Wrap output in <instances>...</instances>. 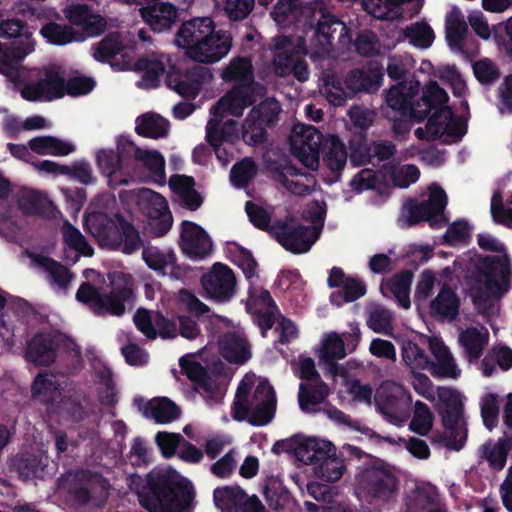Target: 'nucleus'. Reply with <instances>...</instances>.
<instances>
[{
    "label": "nucleus",
    "instance_id": "nucleus-22",
    "mask_svg": "<svg viewBox=\"0 0 512 512\" xmlns=\"http://www.w3.org/2000/svg\"><path fill=\"white\" fill-rule=\"evenodd\" d=\"M281 111V107L273 98H268L253 107L243 122V139L250 145H258L265 140L266 125L272 124Z\"/></svg>",
    "mask_w": 512,
    "mask_h": 512
},
{
    "label": "nucleus",
    "instance_id": "nucleus-31",
    "mask_svg": "<svg viewBox=\"0 0 512 512\" xmlns=\"http://www.w3.org/2000/svg\"><path fill=\"white\" fill-rule=\"evenodd\" d=\"M170 67V57L165 54H152L140 59L134 66L133 71L138 76L136 85L142 89L156 88L159 85L161 76Z\"/></svg>",
    "mask_w": 512,
    "mask_h": 512
},
{
    "label": "nucleus",
    "instance_id": "nucleus-4",
    "mask_svg": "<svg viewBox=\"0 0 512 512\" xmlns=\"http://www.w3.org/2000/svg\"><path fill=\"white\" fill-rule=\"evenodd\" d=\"M296 459L312 467L313 475L325 482L339 481L346 472V464L337 455L336 447L328 440L295 436L286 442Z\"/></svg>",
    "mask_w": 512,
    "mask_h": 512
},
{
    "label": "nucleus",
    "instance_id": "nucleus-43",
    "mask_svg": "<svg viewBox=\"0 0 512 512\" xmlns=\"http://www.w3.org/2000/svg\"><path fill=\"white\" fill-rule=\"evenodd\" d=\"M219 349L229 362L241 364L251 357L250 347L240 330L227 333L220 340Z\"/></svg>",
    "mask_w": 512,
    "mask_h": 512
},
{
    "label": "nucleus",
    "instance_id": "nucleus-17",
    "mask_svg": "<svg viewBox=\"0 0 512 512\" xmlns=\"http://www.w3.org/2000/svg\"><path fill=\"white\" fill-rule=\"evenodd\" d=\"M130 197L135 200L140 211L150 219L155 235L161 237L171 229L173 217L165 197L148 188L130 191Z\"/></svg>",
    "mask_w": 512,
    "mask_h": 512
},
{
    "label": "nucleus",
    "instance_id": "nucleus-49",
    "mask_svg": "<svg viewBox=\"0 0 512 512\" xmlns=\"http://www.w3.org/2000/svg\"><path fill=\"white\" fill-rule=\"evenodd\" d=\"M37 170L51 174H65L78 180L82 184H90L94 181L92 168L86 163H79L72 167L59 165L53 161L44 160L34 164Z\"/></svg>",
    "mask_w": 512,
    "mask_h": 512
},
{
    "label": "nucleus",
    "instance_id": "nucleus-36",
    "mask_svg": "<svg viewBox=\"0 0 512 512\" xmlns=\"http://www.w3.org/2000/svg\"><path fill=\"white\" fill-rule=\"evenodd\" d=\"M215 28L210 17L193 18L184 22L178 30L176 44L188 51L193 45L200 43Z\"/></svg>",
    "mask_w": 512,
    "mask_h": 512
},
{
    "label": "nucleus",
    "instance_id": "nucleus-62",
    "mask_svg": "<svg viewBox=\"0 0 512 512\" xmlns=\"http://www.w3.org/2000/svg\"><path fill=\"white\" fill-rule=\"evenodd\" d=\"M403 34L411 45L421 49L430 47L435 39L433 29L423 21L406 27Z\"/></svg>",
    "mask_w": 512,
    "mask_h": 512
},
{
    "label": "nucleus",
    "instance_id": "nucleus-32",
    "mask_svg": "<svg viewBox=\"0 0 512 512\" xmlns=\"http://www.w3.org/2000/svg\"><path fill=\"white\" fill-rule=\"evenodd\" d=\"M93 57L97 61L108 62L113 69L118 71H125L128 68L127 48L122 36L117 32L107 34L98 43Z\"/></svg>",
    "mask_w": 512,
    "mask_h": 512
},
{
    "label": "nucleus",
    "instance_id": "nucleus-2",
    "mask_svg": "<svg viewBox=\"0 0 512 512\" xmlns=\"http://www.w3.org/2000/svg\"><path fill=\"white\" fill-rule=\"evenodd\" d=\"M478 245L483 249L499 253L497 256L475 254L466 276L468 295L475 310L484 317L498 314L500 300L512 286V261L504 244L488 233H480Z\"/></svg>",
    "mask_w": 512,
    "mask_h": 512
},
{
    "label": "nucleus",
    "instance_id": "nucleus-52",
    "mask_svg": "<svg viewBox=\"0 0 512 512\" xmlns=\"http://www.w3.org/2000/svg\"><path fill=\"white\" fill-rule=\"evenodd\" d=\"M323 142L324 164L333 173H340L344 169L348 158L344 143L336 135H328Z\"/></svg>",
    "mask_w": 512,
    "mask_h": 512
},
{
    "label": "nucleus",
    "instance_id": "nucleus-30",
    "mask_svg": "<svg viewBox=\"0 0 512 512\" xmlns=\"http://www.w3.org/2000/svg\"><path fill=\"white\" fill-rule=\"evenodd\" d=\"M180 246L192 259H203L212 250V241L206 231L198 224L183 221L180 231Z\"/></svg>",
    "mask_w": 512,
    "mask_h": 512
},
{
    "label": "nucleus",
    "instance_id": "nucleus-26",
    "mask_svg": "<svg viewBox=\"0 0 512 512\" xmlns=\"http://www.w3.org/2000/svg\"><path fill=\"white\" fill-rule=\"evenodd\" d=\"M136 170H140L139 180L144 182L155 183L160 186L166 184V162L164 156L156 149H145L133 147L130 150Z\"/></svg>",
    "mask_w": 512,
    "mask_h": 512
},
{
    "label": "nucleus",
    "instance_id": "nucleus-11",
    "mask_svg": "<svg viewBox=\"0 0 512 512\" xmlns=\"http://www.w3.org/2000/svg\"><path fill=\"white\" fill-rule=\"evenodd\" d=\"M25 79L15 86L23 85L21 95L29 101H51L60 98L65 93V79L56 66H49L43 70H33L28 73L20 64Z\"/></svg>",
    "mask_w": 512,
    "mask_h": 512
},
{
    "label": "nucleus",
    "instance_id": "nucleus-23",
    "mask_svg": "<svg viewBox=\"0 0 512 512\" xmlns=\"http://www.w3.org/2000/svg\"><path fill=\"white\" fill-rule=\"evenodd\" d=\"M179 362L187 377L195 383L196 391L209 405L217 404L223 399L225 389L220 384L219 378L209 375L195 360L194 354L184 355Z\"/></svg>",
    "mask_w": 512,
    "mask_h": 512
},
{
    "label": "nucleus",
    "instance_id": "nucleus-1",
    "mask_svg": "<svg viewBox=\"0 0 512 512\" xmlns=\"http://www.w3.org/2000/svg\"><path fill=\"white\" fill-rule=\"evenodd\" d=\"M419 89V81L411 78L392 86L387 92L386 104L395 113V116L388 114V117L394 120L395 133L404 134L410 129L406 123L396 120L397 115L420 122L432 108L439 107L424 128L419 127L415 130V136L420 140L438 139L443 143L458 141L465 134V124L461 119L454 117L449 107L444 106L448 100L446 91L437 82L430 81L423 89L421 99L415 101Z\"/></svg>",
    "mask_w": 512,
    "mask_h": 512
},
{
    "label": "nucleus",
    "instance_id": "nucleus-39",
    "mask_svg": "<svg viewBox=\"0 0 512 512\" xmlns=\"http://www.w3.org/2000/svg\"><path fill=\"white\" fill-rule=\"evenodd\" d=\"M18 207L24 214L39 215L45 218L56 217L57 210L52 201L44 194L30 189L20 191Z\"/></svg>",
    "mask_w": 512,
    "mask_h": 512
},
{
    "label": "nucleus",
    "instance_id": "nucleus-59",
    "mask_svg": "<svg viewBox=\"0 0 512 512\" xmlns=\"http://www.w3.org/2000/svg\"><path fill=\"white\" fill-rule=\"evenodd\" d=\"M467 29L462 12L460 9L453 7L446 16V38L449 44L459 48Z\"/></svg>",
    "mask_w": 512,
    "mask_h": 512
},
{
    "label": "nucleus",
    "instance_id": "nucleus-24",
    "mask_svg": "<svg viewBox=\"0 0 512 512\" xmlns=\"http://www.w3.org/2000/svg\"><path fill=\"white\" fill-rule=\"evenodd\" d=\"M232 46L231 35L215 28L200 43L193 45L186 54L194 61L213 64L224 58Z\"/></svg>",
    "mask_w": 512,
    "mask_h": 512
},
{
    "label": "nucleus",
    "instance_id": "nucleus-53",
    "mask_svg": "<svg viewBox=\"0 0 512 512\" xmlns=\"http://www.w3.org/2000/svg\"><path fill=\"white\" fill-rule=\"evenodd\" d=\"M512 448V438L501 437L497 441H488L481 447V457L495 470H502L507 455Z\"/></svg>",
    "mask_w": 512,
    "mask_h": 512
},
{
    "label": "nucleus",
    "instance_id": "nucleus-8",
    "mask_svg": "<svg viewBox=\"0 0 512 512\" xmlns=\"http://www.w3.org/2000/svg\"><path fill=\"white\" fill-rule=\"evenodd\" d=\"M439 401V411L444 426L443 434L433 438L448 449L459 451L463 448L467 438L466 421L463 415V397L451 388L439 387L436 393Z\"/></svg>",
    "mask_w": 512,
    "mask_h": 512
},
{
    "label": "nucleus",
    "instance_id": "nucleus-9",
    "mask_svg": "<svg viewBox=\"0 0 512 512\" xmlns=\"http://www.w3.org/2000/svg\"><path fill=\"white\" fill-rule=\"evenodd\" d=\"M0 37L15 39L10 54L4 52L0 57V73L11 83L21 82L25 77L19 70L20 61L35 48L32 31L20 19H6L0 23Z\"/></svg>",
    "mask_w": 512,
    "mask_h": 512
},
{
    "label": "nucleus",
    "instance_id": "nucleus-63",
    "mask_svg": "<svg viewBox=\"0 0 512 512\" xmlns=\"http://www.w3.org/2000/svg\"><path fill=\"white\" fill-rule=\"evenodd\" d=\"M407 512H444L437 496L426 490H416L407 502Z\"/></svg>",
    "mask_w": 512,
    "mask_h": 512
},
{
    "label": "nucleus",
    "instance_id": "nucleus-29",
    "mask_svg": "<svg viewBox=\"0 0 512 512\" xmlns=\"http://www.w3.org/2000/svg\"><path fill=\"white\" fill-rule=\"evenodd\" d=\"M214 502L224 512H263L256 497H248L238 486H226L214 490Z\"/></svg>",
    "mask_w": 512,
    "mask_h": 512
},
{
    "label": "nucleus",
    "instance_id": "nucleus-38",
    "mask_svg": "<svg viewBox=\"0 0 512 512\" xmlns=\"http://www.w3.org/2000/svg\"><path fill=\"white\" fill-rule=\"evenodd\" d=\"M58 342L51 334H36L28 343L26 357L36 365H49L56 358Z\"/></svg>",
    "mask_w": 512,
    "mask_h": 512
},
{
    "label": "nucleus",
    "instance_id": "nucleus-48",
    "mask_svg": "<svg viewBox=\"0 0 512 512\" xmlns=\"http://www.w3.org/2000/svg\"><path fill=\"white\" fill-rule=\"evenodd\" d=\"M411 282L412 274L409 271H404L393 277L391 280L382 283L381 292L385 297L395 298L402 308L409 309L411 306Z\"/></svg>",
    "mask_w": 512,
    "mask_h": 512
},
{
    "label": "nucleus",
    "instance_id": "nucleus-6",
    "mask_svg": "<svg viewBox=\"0 0 512 512\" xmlns=\"http://www.w3.org/2000/svg\"><path fill=\"white\" fill-rule=\"evenodd\" d=\"M325 214V203L314 201L303 213V218L311 225L305 226L290 218L285 222H275L271 227V233L286 250L295 254L308 252L320 236Z\"/></svg>",
    "mask_w": 512,
    "mask_h": 512
},
{
    "label": "nucleus",
    "instance_id": "nucleus-64",
    "mask_svg": "<svg viewBox=\"0 0 512 512\" xmlns=\"http://www.w3.org/2000/svg\"><path fill=\"white\" fill-rule=\"evenodd\" d=\"M61 384L56 375L48 372L39 373L32 386L34 395H43L46 400L56 401L61 396Z\"/></svg>",
    "mask_w": 512,
    "mask_h": 512
},
{
    "label": "nucleus",
    "instance_id": "nucleus-42",
    "mask_svg": "<svg viewBox=\"0 0 512 512\" xmlns=\"http://www.w3.org/2000/svg\"><path fill=\"white\" fill-rule=\"evenodd\" d=\"M12 465L24 480L42 478L48 466V456L41 452H23L13 458Z\"/></svg>",
    "mask_w": 512,
    "mask_h": 512
},
{
    "label": "nucleus",
    "instance_id": "nucleus-44",
    "mask_svg": "<svg viewBox=\"0 0 512 512\" xmlns=\"http://www.w3.org/2000/svg\"><path fill=\"white\" fill-rule=\"evenodd\" d=\"M139 11L145 22L158 32L169 29L176 19V10L169 3H155Z\"/></svg>",
    "mask_w": 512,
    "mask_h": 512
},
{
    "label": "nucleus",
    "instance_id": "nucleus-40",
    "mask_svg": "<svg viewBox=\"0 0 512 512\" xmlns=\"http://www.w3.org/2000/svg\"><path fill=\"white\" fill-rule=\"evenodd\" d=\"M212 80V74L207 68L197 67L188 72L181 80L168 81L170 89L183 97L195 98L199 91Z\"/></svg>",
    "mask_w": 512,
    "mask_h": 512
},
{
    "label": "nucleus",
    "instance_id": "nucleus-46",
    "mask_svg": "<svg viewBox=\"0 0 512 512\" xmlns=\"http://www.w3.org/2000/svg\"><path fill=\"white\" fill-rule=\"evenodd\" d=\"M489 332L483 326H471L459 333V343L465 351L469 361L477 360L487 344Z\"/></svg>",
    "mask_w": 512,
    "mask_h": 512
},
{
    "label": "nucleus",
    "instance_id": "nucleus-37",
    "mask_svg": "<svg viewBox=\"0 0 512 512\" xmlns=\"http://www.w3.org/2000/svg\"><path fill=\"white\" fill-rule=\"evenodd\" d=\"M66 17L83 32L85 38L98 35L106 29V20L100 15L92 14L86 5H73L67 8Z\"/></svg>",
    "mask_w": 512,
    "mask_h": 512
},
{
    "label": "nucleus",
    "instance_id": "nucleus-60",
    "mask_svg": "<svg viewBox=\"0 0 512 512\" xmlns=\"http://www.w3.org/2000/svg\"><path fill=\"white\" fill-rule=\"evenodd\" d=\"M330 372L335 376H340L344 385L346 386L347 393L351 396L352 400L358 403L370 405L372 402L373 389L369 384H362L358 380H348L342 373V368L332 364Z\"/></svg>",
    "mask_w": 512,
    "mask_h": 512
},
{
    "label": "nucleus",
    "instance_id": "nucleus-61",
    "mask_svg": "<svg viewBox=\"0 0 512 512\" xmlns=\"http://www.w3.org/2000/svg\"><path fill=\"white\" fill-rule=\"evenodd\" d=\"M319 359L324 362L341 359L346 356L344 340L335 332L323 336L317 349Z\"/></svg>",
    "mask_w": 512,
    "mask_h": 512
},
{
    "label": "nucleus",
    "instance_id": "nucleus-10",
    "mask_svg": "<svg viewBox=\"0 0 512 512\" xmlns=\"http://www.w3.org/2000/svg\"><path fill=\"white\" fill-rule=\"evenodd\" d=\"M305 55V43L301 37L279 36L274 38L272 66L278 76L293 75L300 82L307 81L310 73Z\"/></svg>",
    "mask_w": 512,
    "mask_h": 512
},
{
    "label": "nucleus",
    "instance_id": "nucleus-55",
    "mask_svg": "<svg viewBox=\"0 0 512 512\" xmlns=\"http://www.w3.org/2000/svg\"><path fill=\"white\" fill-rule=\"evenodd\" d=\"M329 390L323 381L301 383L299 386V405L305 412H313L314 407L322 403L328 396Z\"/></svg>",
    "mask_w": 512,
    "mask_h": 512
},
{
    "label": "nucleus",
    "instance_id": "nucleus-47",
    "mask_svg": "<svg viewBox=\"0 0 512 512\" xmlns=\"http://www.w3.org/2000/svg\"><path fill=\"white\" fill-rule=\"evenodd\" d=\"M383 74L377 65L370 67L368 72L356 70L345 78L346 90L350 94L358 91H376L382 82Z\"/></svg>",
    "mask_w": 512,
    "mask_h": 512
},
{
    "label": "nucleus",
    "instance_id": "nucleus-16",
    "mask_svg": "<svg viewBox=\"0 0 512 512\" xmlns=\"http://www.w3.org/2000/svg\"><path fill=\"white\" fill-rule=\"evenodd\" d=\"M411 402V394L393 381L383 382L375 394L377 409L395 425H400L409 418Z\"/></svg>",
    "mask_w": 512,
    "mask_h": 512
},
{
    "label": "nucleus",
    "instance_id": "nucleus-33",
    "mask_svg": "<svg viewBox=\"0 0 512 512\" xmlns=\"http://www.w3.org/2000/svg\"><path fill=\"white\" fill-rule=\"evenodd\" d=\"M127 145L128 139L122 135L117 140V151L102 148L96 152V164L99 170L109 178V184L112 187L128 183L126 178L117 177L122 159L125 157Z\"/></svg>",
    "mask_w": 512,
    "mask_h": 512
},
{
    "label": "nucleus",
    "instance_id": "nucleus-20",
    "mask_svg": "<svg viewBox=\"0 0 512 512\" xmlns=\"http://www.w3.org/2000/svg\"><path fill=\"white\" fill-rule=\"evenodd\" d=\"M206 138L224 166L234 159L237 153L235 143L239 139L236 121L227 120L218 125L216 118H210L206 126Z\"/></svg>",
    "mask_w": 512,
    "mask_h": 512
},
{
    "label": "nucleus",
    "instance_id": "nucleus-57",
    "mask_svg": "<svg viewBox=\"0 0 512 512\" xmlns=\"http://www.w3.org/2000/svg\"><path fill=\"white\" fill-rule=\"evenodd\" d=\"M29 147L32 151L40 155H60L65 156L74 150V146L70 143L53 136L35 137L29 141Z\"/></svg>",
    "mask_w": 512,
    "mask_h": 512
},
{
    "label": "nucleus",
    "instance_id": "nucleus-41",
    "mask_svg": "<svg viewBox=\"0 0 512 512\" xmlns=\"http://www.w3.org/2000/svg\"><path fill=\"white\" fill-rule=\"evenodd\" d=\"M411 4L412 12L417 13L421 0H363L364 9L378 19H394L402 14V5Z\"/></svg>",
    "mask_w": 512,
    "mask_h": 512
},
{
    "label": "nucleus",
    "instance_id": "nucleus-45",
    "mask_svg": "<svg viewBox=\"0 0 512 512\" xmlns=\"http://www.w3.org/2000/svg\"><path fill=\"white\" fill-rule=\"evenodd\" d=\"M460 308V299L446 284H443L437 296L430 301L431 313L447 321L454 320Z\"/></svg>",
    "mask_w": 512,
    "mask_h": 512
},
{
    "label": "nucleus",
    "instance_id": "nucleus-3",
    "mask_svg": "<svg viewBox=\"0 0 512 512\" xmlns=\"http://www.w3.org/2000/svg\"><path fill=\"white\" fill-rule=\"evenodd\" d=\"M139 503L149 512H183L194 498L191 483L171 466H158L145 478L130 474Z\"/></svg>",
    "mask_w": 512,
    "mask_h": 512
},
{
    "label": "nucleus",
    "instance_id": "nucleus-27",
    "mask_svg": "<svg viewBox=\"0 0 512 512\" xmlns=\"http://www.w3.org/2000/svg\"><path fill=\"white\" fill-rule=\"evenodd\" d=\"M256 87L254 85H238L221 97L210 109L211 118H216L218 125L225 115L239 117L245 108L250 106L255 99Z\"/></svg>",
    "mask_w": 512,
    "mask_h": 512
},
{
    "label": "nucleus",
    "instance_id": "nucleus-18",
    "mask_svg": "<svg viewBox=\"0 0 512 512\" xmlns=\"http://www.w3.org/2000/svg\"><path fill=\"white\" fill-rule=\"evenodd\" d=\"M108 491V482L90 471H79L69 480V497L78 505L101 506L108 497Z\"/></svg>",
    "mask_w": 512,
    "mask_h": 512
},
{
    "label": "nucleus",
    "instance_id": "nucleus-50",
    "mask_svg": "<svg viewBox=\"0 0 512 512\" xmlns=\"http://www.w3.org/2000/svg\"><path fill=\"white\" fill-rule=\"evenodd\" d=\"M135 132L146 138H164L169 132V122L159 114L147 112L135 120Z\"/></svg>",
    "mask_w": 512,
    "mask_h": 512
},
{
    "label": "nucleus",
    "instance_id": "nucleus-12",
    "mask_svg": "<svg viewBox=\"0 0 512 512\" xmlns=\"http://www.w3.org/2000/svg\"><path fill=\"white\" fill-rule=\"evenodd\" d=\"M356 490L359 498L373 502H387L397 490V479L392 469L375 463L359 469L356 475Z\"/></svg>",
    "mask_w": 512,
    "mask_h": 512
},
{
    "label": "nucleus",
    "instance_id": "nucleus-25",
    "mask_svg": "<svg viewBox=\"0 0 512 512\" xmlns=\"http://www.w3.org/2000/svg\"><path fill=\"white\" fill-rule=\"evenodd\" d=\"M316 6L320 14L315 30L316 41L320 46L317 53H326L332 45V39H334L336 34L338 35L339 43L343 47L348 46L351 43L352 35L346 25L334 16L326 13L322 2L316 3ZM313 14H316V8L313 10Z\"/></svg>",
    "mask_w": 512,
    "mask_h": 512
},
{
    "label": "nucleus",
    "instance_id": "nucleus-56",
    "mask_svg": "<svg viewBox=\"0 0 512 512\" xmlns=\"http://www.w3.org/2000/svg\"><path fill=\"white\" fill-rule=\"evenodd\" d=\"M401 357L405 366L412 373L420 370H428L431 360L425 351L416 343L410 340H404L401 343Z\"/></svg>",
    "mask_w": 512,
    "mask_h": 512
},
{
    "label": "nucleus",
    "instance_id": "nucleus-5",
    "mask_svg": "<svg viewBox=\"0 0 512 512\" xmlns=\"http://www.w3.org/2000/svg\"><path fill=\"white\" fill-rule=\"evenodd\" d=\"M275 404V395L270 384L254 375H246L237 388L232 416L236 421L266 425L273 418Z\"/></svg>",
    "mask_w": 512,
    "mask_h": 512
},
{
    "label": "nucleus",
    "instance_id": "nucleus-19",
    "mask_svg": "<svg viewBox=\"0 0 512 512\" xmlns=\"http://www.w3.org/2000/svg\"><path fill=\"white\" fill-rule=\"evenodd\" d=\"M292 154L309 170H317L320 164V145L324 141L319 130L311 125L296 124L290 135Z\"/></svg>",
    "mask_w": 512,
    "mask_h": 512
},
{
    "label": "nucleus",
    "instance_id": "nucleus-7",
    "mask_svg": "<svg viewBox=\"0 0 512 512\" xmlns=\"http://www.w3.org/2000/svg\"><path fill=\"white\" fill-rule=\"evenodd\" d=\"M83 276L88 280L79 287L76 299L89 306L96 314H112L121 316L125 313V302L128 299V279L123 271L109 273L111 291L108 295H102L99 290L90 283H95V277L100 275L93 269H86Z\"/></svg>",
    "mask_w": 512,
    "mask_h": 512
},
{
    "label": "nucleus",
    "instance_id": "nucleus-21",
    "mask_svg": "<svg viewBox=\"0 0 512 512\" xmlns=\"http://www.w3.org/2000/svg\"><path fill=\"white\" fill-rule=\"evenodd\" d=\"M142 248V259L158 275L178 277L176 254L171 248L144 244L137 231L130 228V253Z\"/></svg>",
    "mask_w": 512,
    "mask_h": 512
},
{
    "label": "nucleus",
    "instance_id": "nucleus-35",
    "mask_svg": "<svg viewBox=\"0 0 512 512\" xmlns=\"http://www.w3.org/2000/svg\"><path fill=\"white\" fill-rule=\"evenodd\" d=\"M35 267L45 273L50 285L59 291L66 292L74 278L73 273L61 263L42 255L30 254Z\"/></svg>",
    "mask_w": 512,
    "mask_h": 512
},
{
    "label": "nucleus",
    "instance_id": "nucleus-34",
    "mask_svg": "<svg viewBox=\"0 0 512 512\" xmlns=\"http://www.w3.org/2000/svg\"><path fill=\"white\" fill-rule=\"evenodd\" d=\"M134 405L145 418L152 419L157 424L171 423L180 416L179 407L167 397H157L148 401L135 398Z\"/></svg>",
    "mask_w": 512,
    "mask_h": 512
},
{
    "label": "nucleus",
    "instance_id": "nucleus-14",
    "mask_svg": "<svg viewBox=\"0 0 512 512\" xmlns=\"http://www.w3.org/2000/svg\"><path fill=\"white\" fill-rule=\"evenodd\" d=\"M247 308L250 312L256 314L257 323L263 336L275 322H277L276 330L280 333L281 342H288L297 336L298 330L295 324L282 316L276 315L277 308L268 291L250 289Z\"/></svg>",
    "mask_w": 512,
    "mask_h": 512
},
{
    "label": "nucleus",
    "instance_id": "nucleus-51",
    "mask_svg": "<svg viewBox=\"0 0 512 512\" xmlns=\"http://www.w3.org/2000/svg\"><path fill=\"white\" fill-rule=\"evenodd\" d=\"M170 189L178 195L182 205L192 211L202 204V198L194 189V180L184 175H173L169 179Z\"/></svg>",
    "mask_w": 512,
    "mask_h": 512
},
{
    "label": "nucleus",
    "instance_id": "nucleus-15",
    "mask_svg": "<svg viewBox=\"0 0 512 512\" xmlns=\"http://www.w3.org/2000/svg\"><path fill=\"white\" fill-rule=\"evenodd\" d=\"M447 204V196L438 185L429 187L428 199L412 202L405 206L399 220L401 226L410 227L420 221H428L432 227H441L444 222L443 211Z\"/></svg>",
    "mask_w": 512,
    "mask_h": 512
},
{
    "label": "nucleus",
    "instance_id": "nucleus-54",
    "mask_svg": "<svg viewBox=\"0 0 512 512\" xmlns=\"http://www.w3.org/2000/svg\"><path fill=\"white\" fill-rule=\"evenodd\" d=\"M41 35L49 42L55 45H65L71 42H79L85 39L83 32L79 29L61 25L55 22L45 24L41 30Z\"/></svg>",
    "mask_w": 512,
    "mask_h": 512
},
{
    "label": "nucleus",
    "instance_id": "nucleus-13",
    "mask_svg": "<svg viewBox=\"0 0 512 512\" xmlns=\"http://www.w3.org/2000/svg\"><path fill=\"white\" fill-rule=\"evenodd\" d=\"M84 223L100 245L113 249L121 247L124 253H128V225L122 215L116 213L112 218L102 211H90Z\"/></svg>",
    "mask_w": 512,
    "mask_h": 512
},
{
    "label": "nucleus",
    "instance_id": "nucleus-58",
    "mask_svg": "<svg viewBox=\"0 0 512 512\" xmlns=\"http://www.w3.org/2000/svg\"><path fill=\"white\" fill-rule=\"evenodd\" d=\"M222 78L225 81H237L240 85H254L252 64L247 58H235L223 70Z\"/></svg>",
    "mask_w": 512,
    "mask_h": 512
},
{
    "label": "nucleus",
    "instance_id": "nucleus-28",
    "mask_svg": "<svg viewBox=\"0 0 512 512\" xmlns=\"http://www.w3.org/2000/svg\"><path fill=\"white\" fill-rule=\"evenodd\" d=\"M201 284L209 298L223 302L234 295L236 279L228 266L217 263L208 274L202 277Z\"/></svg>",
    "mask_w": 512,
    "mask_h": 512
}]
</instances>
